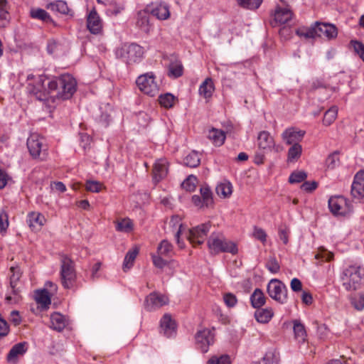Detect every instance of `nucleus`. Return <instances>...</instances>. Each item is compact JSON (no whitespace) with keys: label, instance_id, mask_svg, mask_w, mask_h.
I'll return each mask as SVG.
<instances>
[{"label":"nucleus","instance_id":"6e6552de","mask_svg":"<svg viewBox=\"0 0 364 364\" xmlns=\"http://www.w3.org/2000/svg\"><path fill=\"white\" fill-rule=\"evenodd\" d=\"M136 83L139 89L147 95L155 96L159 92V85L153 73L141 75L137 77Z\"/></svg>","mask_w":364,"mask_h":364},{"label":"nucleus","instance_id":"603ef678","mask_svg":"<svg viewBox=\"0 0 364 364\" xmlns=\"http://www.w3.org/2000/svg\"><path fill=\"white\" fill-rule=\"evenodd\" d=\"M197 178L193 175L189 176L183 183L182 187L186 191L192 192L196 188Z\"/></svg>","mask_w":364,"mask_h":364},{"label":"nucleus","instance_id":"f03ea898","mask_svg":"<svg viewBox=\"0 0 364 364\" xmlns=\"http://www.w3.org/2000/svg\"><path fill=\"white\" fill-rule=\"evenodd\" d=\"M364 277V269L358 264L346 265L341 274V279L343 287L347 291L358 289Z\"/></svg>","mask_w":364,"mask_h":364},{"label":"nucleus","instance_id":"4468645a","mask_svg":"<svg viewBox=\"0 0 364 364\" xmlns=\"http://www.w3.org/2000/svg\"><path fill=\"white\" fill-rule=\"evenodd\" d=\"M168 303L166 296L158 292L149 294L145 300L144 306L147 311H154Z\"/></svg>","mask_w":364,"mask_h":364},{"label":"nucleus","instance_id":"79ce46f5","mask_svg":"<svg viewBox=\"0 0 364 364\" xmlns=\"http://www.w3.org/2000/svg\"><path fill=\"white\" fill-rule=\"evenodd\" d=\"M279 353L275 350H269L263 357L262 364H279Z\"/></svg>","mask_w":364,"mask_h":364},{"label":"nucleus","instance_id":"423d86ee","mask_svg":"<svg viewBox=\"0 0 364 364\" xmlns=\"http://www.w3.org/2000/svg\"><path fill=\"white\" fill-rule=\"evenodd\" d=\"M143 55V48L136 43L124 44L116 50L117 57L129 65L139 63Z\"/></svg>","mask_w":364,"mask_h":364},{"label":"nucleus","instance_id":"09e8293b","mask_svg":"<svg viewBox=\"0 0 364 364\" xmlns=\"http://www.w3.org/2000/svg\"><path fill=\"white\" fill-rule=\"evenodd\" d=\"M176 97L171 93L161 95L159 98L160 105L165 108H171L175 102Z\"/></svg>","mask_w":364,"mask_h":364},{"label":"nucleus","instance_id":"a878e982","mask_svg":"<svg viewBox=\"0 0 364 364\" xmlns=\"http://www.w3.org/2000/svg\"><path fill=\"white\" fill-rule=\"evenodd\" d=\"M208 138L213 142L215 146H222L226 139L225 132L221 129L212 128L208 131Z\"/></svg>","mask_w":364,"mask_h":364},{"label":"nucleus","instance_id":"39448f33","mask_svg":"<svg viewBox=\"0 0 364 364\" xmlns=\"http://www.w3.org/2000/svg\"><path fill=\"white\" fill-rule=\"evenodd\" d=\"M297 34L306 38L320 37L331 40L337 36L338 31L336 27L333 24L316 22L314 26L308 28L305 32L298 31Z\"/></svg>","mask_w":364,"mask_h":364},{"label":"nucleus","instance_id":"c85d7f7f","mask_svg":"<svg viewBox=\"0 0 364 364\" xmlns=\"http://www.w3.org/2000/svg\"><path fill=\"white\" fill-rule=\"evenodd\" d=\"M9 9L8 0H0V28H5L9 23Z\"/></svg>","mask_w":364,"mask_h":364},{"label":"nucleus","instance_id":"0e129e2a","mask_svg":"<svg viewBox=\"0 0 364 364\" xmlns=\"http://www.w3.org/2000/svg\"><path fill=\"white\" fill-rule=\"evenodd\" d=\"M9 226L8 215L5 211L0 213V232L6 231Z\"/></svg>","mask_w":364,"mask_h":364},{"label":"nucleus","instance_id":"c756f323","mask_svg":"<svg viewBox=\"0 0 364 364\" xmlns=\"http://www.w3.org/2000/svg\"><path fill=\"white\" fill-rule=\"evenodd\" d=\"M51 328L61 331L67 325L65 317L60 313L55 312L50 316Z\"/></svg>","mask_w":364,"mask_h":364},{"label":"nucleus","instance_id":"e433bc0d","mask_svg":"<svg viewBox=\"0 0 364 364\" xmlns=\"http://www.w3.org/2000/svg\"><path fill=\"white\" fill-rule=\"evenodd\" d=\"M147 10L141 11L137 14V26L144 32H149L150 26Z\"/></svg>","mask_w":364,"mask_h":364},{"label":"nucleus","instance_id":"8fccbe9b","mask_svg":"<svg viewBox=\"0 0 364 364\" xmlns=\"http://www.w3.org/2000/svg\"><path fill=\"white\" fill-rule=\"evenodd\" d=\"M63 50V46L54 39L49 40L47 44V51L51 55H58Z\"/></svg>","mask_w":364,"mask_h":364},{"label":"nucleus","instance_id":"ea45409f","mask_svg":"<svg viewBox=\"0 0 364 364\" xmlns=\"http://www.w3.org/2000/svg\"><path fill=\"white\" fill-rule=\"evenodd\" d=\"M183 74V65L181 61L174 60L171 62L168 66V75L171 77L177 78Z\"/></svg>","mask_w":364,"mask_h":364},{"label":"nucleus","instance_id":"680f3d73","mask_svg":"<svg viewBox=\"0 0 364 364\" xmlns=\"http://www.w3.org/2000/svg\"><path fill=\"white\" fill-rule=\"evenodd\" d=\"M223 300L226 306L229 308L234 307L237 303V299L235 295L232 293L225 294L223 296Z\"/></svg>","mask_w":364,"mask_h":364},{"label":"nucleus","instance_id":"69168bd1","mask_svg":"<svg viewBox=\"0 0 364 364\" xmlns=\"http://www.w3.org/2000/svg\"><path fill=\"white\" fill-rule=\"evenodd\" d=\"M9 326L7 322L0 316V338L6 336L9 333Z\"/></svg>","mask_w":364,"mask_h":364},{"label":"nucleus","instance_id":"052dcab7","mask_svg":"<svg viewBox=\"0 0 364 364\" xmlns=\"http://www.w3.org/2000/svg\"><path fill=\"white\" fill-rule=\"evenodd\" d=\"M339 164V157L338 153H333L328 156L326 159V165L328 168H334Z\"/></svg>","mask_w":364,"mask_h":364},{"label":"nucleus","instance_id":"393cba45","mask_svg":"<svg viewBox=\"0 0 364 364\" xmlns=\"http://www.w3.org/2000/svg\"><path fill=\"white\" fill-rule=\"evenodd\" d=\"M51 297L52 296L46 289H38L35 294V299L43 309H46L49 307L51 302Z\"/></svg>","mask_w":364,"mask_h":364},{"label":"nucleus","instance_id":"dca6fc26","mask_svg":"<svg viewBox=\"0 0 364 364\" xmlns=\"http://www.w3.org/2000/svg\"><path fill=\"white\" fill-rule=\"evenodd\" d=\"M305 135V132L296 127H289L282 134V139L288 145L299 144Z\"/></svg>","mask_w":364,"mask_h":364},{"label":"nucleus","instance_id":"b1692460","mask_svg":"<svg viewBox=\"0 0 364 364\" xmlns=\"http://www.w3.org/2000/svg\"><path fill=\"white\" fill-rule=\"evenodd\" d=\"M215 90V86L212 78L207 77L199 86L198 93L200 96L208 100L210 99Z\"/></svg>","mask_w":364,"mask_h":364},{"label":"nucleus","instance_id":"4be33fe9","mask_svg":"<svg viewBox=\"0 0 364 364\" xmlns=\"http://www.w3.org/2000/svg\"><path fill=\"white\" fill-rule=\"evenodd\" d=\"M257 146L264 152L271 151L275 146L274 138L268 132L262 131L257 136Z\"/></svg>","mask_w":364,"mask_h":364},{"label":"nucleus","instance_id":"473e14b6","mask_svg":"<svg viewBox=\"0 0 364 364\" xmlns=\"http://www.w3.org/2000/svg\"><path fill=\"white\" fill-rule=\"evenodd\" d=\"M216 193L221 198H229L232 193V183L229 181H223L216 186Z\"/></svg>","mask_w":364,"mask_h":364},{"label":"nucleus","instance_id":"f3484780","mask_svg":"<svg viewBox=\"0 0 364 364\" xmlns=\"http://www.w3.org/2000/svg\"><path fill=\"white\" fill-rule=\"evenodd\" d=\"M87 27L92 34H100L102 31V21L95 9H92L87 18Z\"/></svg>","mask_w":364,"mask_h":364},{"label":"nucleus","instance_id":"774afa93","mask_svg":"<svg viewBox=\"0 0 364 364\" xmlns=\"http://www.w3.org/2000/svg\"><path fill=\"white\" fill-rule=\"evenodd\" d=\"M290 287L293 291L299 292L302 289V283L299 279L294 278L291 281Z\"/></svg>","mask_w":364,"mask_h":364},{"label":"nucleus","instance_id":"1a4fd4ad","mask_svg":"<svg viewBox=\"0 0 364 364\" xmlns=\"http://www.w3.org/2000/svg\"><path fill=\"white\" fill-rule=\"evenodd\" d=\"M331 212L336 215H346L351 213V203L343 196H333L328 200Z\"/></svg>","mask_w":364,"mask_h":364},{"label":"nucleus","instance_id":"c03bdc74","mask_svg":"<svg viewBox=\"0 0 364 364\" xmlns=\"http://www.w3.org/2000/svg\"><path fill=\"white\" fill-rule=\"evenodd\" d=\"M338 114V108L336 106L330 107L324 114L323 123L326 126L331 125L336 119Z\"/></svg>","mask_w":364,"mask_h":364},{"label":"nucleus","instance_id":"6e6d98bb","mask_svg":"<svg viewBox=\"0 0 364 364\" xmlns=\"http://www.w3.org/2000/svg\"><path fill=\"white\" fill-rule=\"evenodd\" d=\"M307 177L306 172L303 171H299L293 172L289 178V181L291 183H300L304 181Z\"/></svg>","mask_w":364,"mask_h":364},{"label":"nucleus","instance_id":"5fc2aeb1","mask_svg":"<svg viewBox=\"0 0 364 364\" xmlns=\"http://www.w3.org/2000/svg\"><path fill=\"white\" fill-rule=\"evenodd\" d=\"M109 8L107 10L108 15L117 16L120 14L124 9V5L122 2H117L114 0L112 6H109Z\"/></svg>","mask_w":364,"mask_h":364},{"label":"nucleus","instance_id":"ddd939ff","mask_svg":"<svg viewBox=\"0 0 364 364\" xmlns=\"http://www.w3.org/2000/svg\"><path fill=\"white\" fill-rule=\"evenodd\" d=\"M200 196L193 195L192 196L193 203L200 208H208L213 203V193L208 186H203L200 188Z\"/></svg>","mask_w":364,"mask_h":364},{"label":"nucleus","instance_id":"412c9836","mask_svg":"<svg viewBox=\"0 0 364 364\" xmlns=\"http://www.w3.org/2000/svg\"><path fill=\"white\" fill-rule=\"evenodd\" d=\"M46 222L45 216L39 212L32 211L27 215L26 223L33 231L40 230Z\"/></svg>","mask_w":364,"mask_h":364},{"label":"nucleus","instance_id":"4d7b16f0","mask_svg":"<svg viewBox=\"0 0 364 364\" xmlns=\"http://www.w3.org/2000/svg\"><path fill=\"white\" fill-rule=\"evenodd\" d=\"M351 304L358 311L364 309V294H358L351 298Z\"/></svg>","mask_w":364,"mask_h":364},{"label":"nucleus","instance_id":"a19ab883","mask_svg":"<svg viewBox=\"0 0 364 364\" xmlns=\"http://www.w3.org/2000/svg\"><path fill=\"white\" fill-rule=\"evenodd\" d=\"M138 253L139 250L136 247L128 251L123 262V269L124 271L129 269L133 266L134 262Z\"/></svg>","mask_w":364,"mask_h":364},{"label":"nucleus","instance_id":"58836bf2","mask_svg":"<svg viewBox=\"0 0 364 364\" xmlns=\"http://www.w3.org/2000/svg\"><path fill=\"white\" fill-rule=\"evenodd\" d=\"M117 231L129 233L134 229L133 222L129 218H122L116 222Z\"/></svg>","mask_w":364,"mask_h":364},{"label":"nucleus","instance_id":"bb28decb","mask_svg":"<svg viewBox=\"0 0 364 364\" xmlns=\"http://www.w3.org/2000/svg\"><path fill=\"white\" fill-rule=\"evenodd\" d=\"M274 316V311L272 308H259L255 312V318L256 321L260 323H267L270 321Z\"/></svg>","mask_w":364,"mask_h":364},{"label":"nucleus","instance_id":"338daca9","mask_svg":"<svg viewBox=\"0 0 364 364\" xmlns=\"http://www.w3.org/2000/svg\"><path fill=\"white\" fill-rule=\"evenodd\" d=\"M254 237L260 240L262 243H264L267 240V234L264 230L259 228H255L253 232Z\"/></svg>","mask_w":364,"mask_h":364},{"label":"nucleus","instance_id":"7ed1b4c3","mask_svg":"<svg viewBox=\"0 0 364 364\" xmlns=\"http://www.w3.org/2000/svg\"><path fill=\"white\" fill-rule=\"evenodd\" d=\"M207 245L211 254L228 252L236 255L238 252L236 243L225 238L221 233L213 232L208 239Z\"/></svg>","mask_w":364,"mask_h":364},{"label":"nucleus","instance_id":"f8f14e48","mask_svg":"<svg viewBox=\"0 0 364 364\" xmlns=\"http://www.w3.org/2000/svg\"><path fill=\"white\" fill-rule=\"evenodd\" d=\"M195 339L197 348L205 353L208 352L209 346L214 343V333L212 331L204 328L196 333Z\"/></svg>","mask_w":364,"mask_h":364},{"label":"nucleus","instance_id":"864d4df0","mask_svg":"<svg viewBox=\"0 0 364 364\" xmlns=\"http://www.w3.org/2000/svg\"><path fill=\"white\" fill-rule=\"evenodd\" d=\"M267 269L272 274L279 272L280 265L275 257H270L265 264Z\"/></svg>","mask_w":364,"mask_h":364},{"label":"nucleus","instance_id":"2f4dec72","mask_svg":"<svg viewBox=\"0 0 364 364\" xmlns=\"http://www.w3.org/2000/svg\"><path fill=\"white\" fill-rule=\"evenodd\" d=\"M292 13L289 9L278 8L275 11L274 20L280 24H284L291 20Z\"/></svg>","mask_w":364,"mask_h":364},{"label":"nucleus","instance_id":"cd10ccee","mask_svg":"<svg viewBox=\"0 0 364 364\" xmlns=\"http://www.w3.org/2000/svg\"><path fill=\"white\" fill-rule=\"evenodd\" d=\"M169 224L173 228L177 229L175 233V239L179 248H184L185 244L183 241H181L180 240V235L182 232L183 228V225L181 224V218L178 215H174L171 218Z\"/></svg>","mask_w":364,"mask_h":364},{"label":"nucleus","instance_id":"e2e57ef3","mask_svg":"<svg viewBox=\"0 0 364 364\" xmlns=\"http://www.w3.org/2000/svg\"><path fill=\"white\" fill-rule=\"evenodd\" d=\"M351 44L354 48L355 52L357 53L364 61V45L357 41H351Z\"/></svg>","mask_w":364,"mask_h":364},{"label":"nucleus","instance_id":"c9c22d12","mask_svg":"<svg viewBox=\"0 0 364 364\" xmlns=\"http://www.w3.org/2000/svg\"><path fill=\"white\" fill-rule=\"evenodd\" d=\"M294 337L299 342H304L306 338V332L304 324L299 320H294Z\"/></svg>","mask_w":364,"mask_h":364},{"label":"nucleus","instance_id":"3c124183","mask_svg":"<svg viewBox=\"0 0 364 364\" xmlns=\"http://www.w3.org/2000/svg\"><path fill=\"white\" fill-rule=\"evenodd\" d=\"M238 4L247 9H257L262 3V0H237Z\"/></svg>","mask_w":364,"mask_h":364},{"label":"nucleus","instance_id":"9d476101","mask_svg":"<svg viewBox=\"0 0 364 364\" xmlns=\"http://www.w3.org/2000/svg\"><path fill=\"white\" fill-rule=\"evenodd\" d=\"M267 292L269 296L280 304L287 301V289L282 282L272 279L267 285Z\"/></svg>","mask_w":364,"mask_h":364},{"label":"nucleus","instance_id":"a211bd4d","mask_svg":"<svg viewBox=\"0 0 364 364\" xmlns=\"http://www.w3.org/2000/svg\"><path fill=\"white\" fill-rule=\"evenodd\" d=\"M351 194L357 199H364V170L360 171L354 176L351 186Z\"/></svg>","mask_w":364,"mask_h":364},{"label":"nucleus","instance_id":"4c0bfd02","mask_svg":"<svg viewBox=\"0 0 364 364\" xmlns=\"http://www.w3.org/2000/svg\"><path fill=\"white\" fill-rule=\"evenodd\" d=\"M302 153V147L299 144L291 145L287 153V162L294 163L301 156Z\"/></svg>","mask_w":364,"mask_h":364},{"label":"nucleus","instance_id":"a18cd8bd","mask_svg":"<svg viewBox=\"0 0 364 364\" xmlns=\"http://www.w3.org/2000/svg\"><path fill=\"white\" fill-rule=\"evenodd\" d=\"M173 252L172 245L166 240H162L157 247L156 254L161 256H170Z\"/></svg>","mask_w":364,"mask_h":364},{"label":"nucleus","instance_id":"bf43d9fd","mask_svg":"<svg viewBox=\"0 0 364 364\" xmlns=\"http://www.w3.org/2000/svg\"><path fill=\"white\" fill-rule=\"evenodd\" d=\"M207 364H230V359L227 355H223L220 357L213 356L208 360Z\"/></svg>","mask_w":364,"mask_h":364},{"label":"nucleus","instance_id":"6ab92c4d","mask_svg":"<svg viewBox=\"0 0 364 364\" xmlns=\"http://www.w3.org/2000/svg\"><path fill=\"white\" fill-rule=\"evenodd\" d=\"M161 333L167 338H171L176 334V324L170 314H166L160 321Z\"/></svg>","mask_w":364,"mask_h":364},{"label":"nucleus","instance_id":"20e7f679","mask_svg":"<svg viewBox=\"0 0 364 364\" xmlns=\"http://www.w3.org/2000/svg\"><path fill=\"white\" fill-rule=\"evenodd\" d=\"M60 278L65 289H72L75 286L77 275L74 262L66 255L60 257Z\"/></svg>","mask_w":364,"mask_h":364},{"label":"nucleus","instance_id":"f704fd0d","mask_svg":"<svg viewBox=\"0 0 364 364\" xmlns=\"http://www.w3.org/2000/svg\"><path fill=\"white\" fill-rule=\"evenodd\" d=\"M10 272L11 273L10 276V286L11 288V291L14 294H17V284L21 276V271L18 267H11L10 268Z\"/></svg>","mask_w":364,"mask_h":364},{"label":"nucleus","instance_id":"5701e85b","mask_svg":"<svg viewBox=\"0 0 364 364\" xmlns=\"http://www.w3.org/2000/svg\"><path fill=\"white\" fill-rule=\"evenodd\" d=\"M28 350L26 342H21L15 344L9 350L7 355V360L9 363H16L18 357L26 353Z\"/></svg>","mask_w":364,"mask_h":364},{"label":"nucleus","instance_id":"9b49d317","mask_svg":"<svg viewBox=\"0 0 364 364\" xmlns=\"http://www.w3.org/2000/svg\"><path fill=\"white\" fill-rule=\"evenodd\" d=\"M211 224L210 222L197 225L188 230V240L193 245L203 244L210 231Z\"/></svg>","mask_w":364,"mask_h":364},{"label":"nucleus","instance_id":"7c9ffc66","mask_svg":"<svg viewBox=\"0 0 364 364\" xmlns=\"http://www.w3.org/2000/svg\"><path fill=\"white\" fill-rule=\"evenodd\" d=\"M250 302L255 309H259L264 306L266 297L260 289H256L250 296Z\"/></svg>","mask_w":364,"mask_h":364},{"label":"nucleus","instance_id":"49530a36","mask_svg":"<svg viewBox=\"0 0 364 364\" xmlns=\"http://www.w3.org/2000/svg\"><path fill=\"white\" fill-rule=\"evenodd\" d=\"M162 257L163 256L159 255L158 254L152 255V260L155 267L162 269L166 265H171L173 267L178 265V263L176 261L172 260L170 262H167L166 259H163Z\"/></svg>","mask_w":364,"mask_h":364},{"label":"nucleus","instance_id":"13d9d810","mask_svg":"<svg viewBox=\"0 0 364 364\" xmlns=\"http://www.w3.org/2000/svg\"><path fill=\"white\" fill-rule=\"evenodd\" d=\"M103 185L97 181H87L86 190L92 193H99L102 189Z\"/></svg>","mask_w":364,"mask_h":364},{"label":"nucleus","instance_id":"aec40b11","mask_svg":"<svg viewBox=\"0 0 364 364\" xmlns=\"http://www.w3.org/2000/svg\"><path fill=\"white\" fill-rule=\"evenodd\" d=\"M168 163L166 159H157L153 168V180L158 183L164 179L168 174Z\"/></svg>","mask_w":364,"mask_h":364},{"label":"nucleus","instance_id":"2eb2a0df","mask_svg":"<svg viewBox=\"0 0 364 364\" xmlns=\"http://www.w3.org/2000/svg\"><path fill=\"white\" fill-rule=\"evenodd\" d=\"M146 10L159 20H166L170 16L169 7L167 4L161 1L151 3Z\"/></svg>","mask_w":364,"mask_h":364},{"label":"nucleus","instance_id":"72a5a7b5","mask_svg":"<svg viewBox=\"0 0 364 364\" xmlns=\"http://www.w3.org/2000/svg\"><path fill=\"white\" fill-rule=\"evenodd\" d=\"M46 7L48 9L62 14H69L70 12L67 3L62 0L51 2L48 4Z\"/></svg>","mask_w":364,"mask_h":364},{"label":"nucleus","instance_id":"f257e3e1","mask_svg":"<svg viewBox=\"0 0 364 364\" xmlns=\"http://www.w3.org/2000/svg\"><path fill=\"white\" fill-rule=\"evenodd\" d=\"M76 80L70 74H63L50 80L48 89L50 93L63 100L70 98L76 90Z\"/></svg>","mask_w":364,"mask_h":364},{"label":"nucleus","instance_id":"de8ad7c7","mask_svg":"<svg viewBox=\"0 0 364 364\" xmlns=\"http://www.w3.org/2000/svg\"><path fill=\"white\" fill-rule=\"evenodd\" d=\"M183 161L187 166L195 168L199 165L200 159L198 152L192 151L185 157Z\"/></svg>","mask_w":364,"mask_h":364},{"label":"nucleus","instance_id":"0eeeda50","mask_svg":"<svg viewBox=\"0 0 364 364\" xmlns=\"http://www.w3.org/2000/svg\"><path fill=\"white\" fill-rule=\"evenodd\" d=\"M27 147L33 159L43 160L47 155L45 139L38 134H32L27 139Z\"/></svg>","mask_w":364,"mask_h":364},{"label":"nucleus","instance_id":"37998d69","mask_svg":"<svg viewBox=\"0 0 364 364\" xmlns=\"http://www.w3.org/2000/svg\"><path fill=\"white\" fill-rule=\"evenodd\" d=\"M30 15L33 18L39 19L45 22L51 21L49 14L42 9H31Z\"/></svg>","mask_w":364,"mask_h":364}]
</instances>
